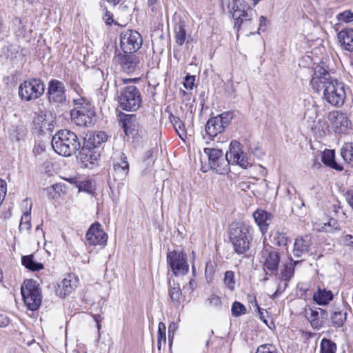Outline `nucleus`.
Instances as JSON below:
<instances>
[{"label": "nucleus", "mask_w": 353, "mask_h": 353, "mask_svg": "<svg viewBox=\"0 0 353 353\" xmlns=\"http://www.w3.org/2000/svg\"><path fill=\"white\" fill-rule=\"evenodd\" d=\"M316 92L323 90L325 100L336 107L341 106L346 97L344 84L331 76L323 66L317 65L310 82Z\"/></svg>", "instance_id": "obj_1"}, {"label": "nucleus", "mask_w": 353, "mask_h": 353, "mask_svg": "<svg viewBox=\"0 0 353 353\" xmlns=\"http://www.w3.org/2000/svg\"><path fill=\"white\" fill-rule=\"evenodd\" d=\"M229 239L235 253L243 254L250 248L253 228L245 223H232L229 229Z\"/></svg>", "instance_id": "obj_2"}, {"label": "nucleus", "mask_w": 353, "mask_h": 353, "mask_svg": "<svg viewBox=\"0 0 353 353\" xmlns=\"http://www.w3.org/2000/svg\"><path fill=\"white\" fill-rule=\"evenodd\" d=\"M52 147L57 154L70 157L79 150L81 143L76 134L68 130H61L53 136Z\"/></svg>", "instance_id": "obj_3"}, {"label": "nucleus", "mask_w": 353, "mask_h": 353, "mask_svg": "<svg viewBox=\"0 0 353 353\" xmlns=\"http://www.w3.org/2000/svg\"><path fill=\"white\" fill-rule=\"evenodd\" d=\"M38 283L33 279L26 280L21 287V293L28 308L34 311L41 303L42 296Z\"/></svg>", "instance_id": "obj_4"}, {"label": "nucleus", "mask_w": 353, "mask_h": 353, "mask_svg": "<svg viewBox=\"0 0 353 353\" xmlns=\"http://www.w3.org/2000/svg\"><path fill=\"white\" fill-rule=\"evenodd\" d=\"M118 101L121 109L126 111L137 110L142 103L141 96L138 88L128 85L121 90Z\"/></svg>", "instance_id": "obj_5"}, {"label": "nucleus", "mask_w": 353, "mask_h": 353, "mask_svg": "<svg viewBox=\"0 0 353 353\" xmlns=\"http://www.w3.org/2000/svg\"><path fill=\"white\" fill-rule=\"evenodd\" d=\"M45 91V84L38 78H30L19 87V96L21 100L30 101L42 96Z\"/></svg>", "instance_id": "obj_6"}, {"label": "nucleus", "mask_w": 353, "mask_h": 353, "mask_svg": "<svg viewBox=\"0 0 353 353\" xmlns=\"http://www.w3.org/2000/svg\"><path fill=\"white\" fill-rule=\"evenodd\" d=\"M204 152L208 157L209 165L211 169L219 174L227 173L230 170V154L226 152L225 157L221 150L205 148Z\"/></svg>", "instance_id": "obj_7"}, {"label": "nucleus", "mask_w": 353, "mask_h": 353, "mask_svg": "<svg viewBox=\"0 0 353 353\" xmlns=\"http://www.w3.org/2000/svg\"><path fill=\"white\" fill-rule=\"evenodd\" d=\"M140 119L141 116L135 114H124L121 116L122 127L127 136L139 138L145 135L146 132L141 123Z\"/></svg>", "instance_id": "obj_8"}, {"label": "nucleus", "mask_w": 353, "mask_h": 353, "mask_svg": "<svg viewBox=\"0 0 353 353\" xmlns=\"http://www.w3.org/2000/svg\"><path fill=\"white\" fill-rule=\"evenodd\" d=\"M167 263L176 276L185 275L189 272L187 255L183 252L173 250L168 252Z\"/></svg>", "instance_id": "obj_9"}, {"label": "nucleus", "mask_w": 353, "mask_h": 353, "mask_svg": "<svg viewBox=\"0 0 353 353\" xmlns=\"http://www.w3.org/2000/svg\"><path fill=\"white\" fill-rule=\"evenodd\" d=\"M142 42L141 34L135 30H128L121 34L120 47L122 52H136L141 47Z\"/></svg>", "instance_id": "obj_10"}, {"label": "nucleus", "mask_w": 353, "mask_h": 353, "mask_svg": "<svg viewBox=\"0 0 353 353\" xmlns=\"http://www.w3.org/2000/svg\"><path fill=\"white\" fill-rule=\"evenodd\" d=\"M261 262L266 274L276 275L280 263V254L271 247H265L261 252Z\"/></svg>", "instance_id": "obj_11"}, {"label": "nucleus", "mask_w": 353, "mask_h": 353, "mask_svg": "<svg viewBox=\"0 0 353 353\" xmlns=\"http://www.w3.org/2000/svg\"><path fill=\"white\" fill-rule=\"evenodd\" d=\"M327 119L336 134L345 133L352 125L351 121L347 114L341 111L330 112L327 114Z\"/></svg>", "instance_id": "obj_12"}, {"label": "nucleus", "mask_w": 353, "mask_h": 353, "mask_svg": "<svg viewBox=\"0 0 353 353\" xmlns=\"http://www.w3.org/2000/svg\"><path fill=\"white\" fill-rule=\"evenodd\" d=\"M115 59L123 71L127 74H133L139 69L140 59L134 53L118 52Z\"/></svg>", "instance_id": "obj_13"}, {"label": "nucleus", "mask_w": 353, "mask_h": 353, "mask_svg": "<svg viewBox=\"0 0 353 353\" xmlns=\"http://www.w3.org/2000/svg\"><path fill=\"white\" fill-rule=\"evenodd\" d=\"M229 154L230 163L238 164L244 169L251 166L252 163L249 161L247 154L242 150V146L239 142L236 141H231Z\"/></svg>", "instance_id": "obj_14"}, {"label": "nucleus", "mask_w": 353, "mask_h": 353, "mask_svg": "<svg viewBox=\"0 0 353 353\" xmlns=\"http://www.w3.org/2000/svg\"><path fill=\"white\" fill-rule=\"evenodd\" d=\"M86 242L90 245H100L104 247L106 245L108 235L102 230L99 223L92 224L85 234Z\"/></svg>", "instance_id": "obj_15"}, {"label": "nucleus", "mask_w": 353, "mask_h": 353, "mask_svg": "<svg viewBox=\"0 0 353 353\" xmlns=\"http://www.w3.org/2000/svg\"><path fill=\"white\" fill-rule=\"evenodd\" d=\"M304 316L316 330H320L323 325L324 319L327 317V312L320 307L307 306L304 310Z\"/></svg>", "instance_id": "obj_16"}, {"label": "nucleus", "mask_w": 353, "mask_h": 353, "mask_svg": "<svg viewBox=\"0 0 353 353\" xmlns=\"http://www.w3.org/2000/svg\"><path fill=\"white\" fill-rule=\"evenodd\" d=\"M99 157V151L93 147H83L77 156L81 168L89 169H92L97 163Z\"/></svg>", "instance_id": "obj_17"}, {"label": "nucleus", "mask_w": 353, "mask_h": 353, "mask_svg": "<svg viewBox=\"0 0 353 353\" xmlns=\"http://www.w3.org/2000/svg\"><path fill=\"white\" fill-rule=\"evenodd\" d=\"M48 94L50 103H62L66 99L63 83L57 79L51 80L48 85Z\"/></svg>", "instance_id": "obj_18"}, {"label": "nucleus", "mask_w": 353, "mask_h": 353, "mask_svg": "<svg viewBox=\"0 0 353 353\" xmlns=\"http://www.w3.org/2000/svg\"><path fill=\"white\" fill-rule=\"evenodd\" d=\"M94 116L95 112L90 108L72 110L70 112L72 122L79 126H88L90 125Z\"/></svg>", "instance_id": "obj_19"}, {"label": "nucleus", "mask_w": 353, "mask_h": 353, "mask_svg": "<svg viewBox=\"0 0 353 353\" xmlns=\"http://www.w3.org/2000/svg\"><path fill=\"white\" fill-rule=\"evenodd\" d=\"M232 10V17L234 20V28L239 30L242 26V21L239 20L241 16H243L245 10L251 12V7L244 0H234Z\"/></svg>", "instance_id": "obj_20"}, {"label": "nucleus", "mask_w": 353, "mask_h": 353, "mask_svg": "<svg viewBox=\"0 0 353 353\" xmlns=\"http://www.w3.org/2000/svg\"><path fill=\"white\" fill-rule=\"evenodd\" d=\"M312 245V237L310 235L298 237L294 244L293 253L296 257H301L307 254Z\"/></svg>", "instance_id": "obj_21"}, {"label": "nucleus", "mask_w": 353, "mask_h": 353, "mask_svg": "<svg viewBox=\"0 0 353 353\" xmlns=\"http://www.w3.org/2000/svg\"><path fill=\"white\" fill-rule=\"evenodd\" d=\"M113 168L116 175L121 179L128 176L129 172V164L127 161V157L124 153H120L119 159L114 161Z\"/></svg>", "instance_id": "obj_22"}, {"label": "nucleus", "mask_w": 353, "mask_h": 353, "mask_svg": "<svg viewBox=\"0 0 353 353\" xmlns=\"http://www.w3.org/2000/svg\"><path fill=\"white\" fill-rule=\"evenodd\" d=\"M253 217L261 231L265 233L272 221V214L263 210H257L253 213Z\"/></svg>", "instance_id": "obj_23"}, {"label": "nucleus", "mask_w": 353, "mask_h": 353, "mask_svg": "<svg viewBox=\"0 0 353 353\" xmlns=\"http://www.w3.org/2000/svg\"><path fill=\"white\" fill-rule=\"evenodd\" d=\"M338 39L345 50L353 52V29L345 28L338 33Z\"/></svg>", "instance_id": "obj_24"}, {"label": "nucleus", "mask_w": 353, "mask_h": 353, "mask_svg": "<svg viewBox=\"0 0 353 353\" xmlns=\"http://www.w3.org/2000/svg\"><path fill=\"white\" fill-rule=\"evenodd\" d=\"M225 128L219 121L218 117H211L205 125V132L210 137H215L224 132Z\"/></svg>", "instance_id": "obj_25"}, {"label": "nucleus", "mask_w": 353, "mask_h": 353, "mask_svg": "<svg viewBox=\"0 0 353 353\" xmlns=\"http://www.w3.org/2000/svg\"><path fill=\"white\" fill-rule=\"evenodd\" d=\"M333 299V294L330 290L319 288L313 295V300L318 305H327Z\"/></svg>", "instance_id": "obj_26"}, {"label": "nucleus", "mask_w": 353, "mask_h": 353, "mask_svg": "<svg viewBox=\"0 0 353 353\" xmlns=\"http://www.w3.org/2000/svg\"><path fill=\"white\" fill-rule=\"evenodd\" d=\"M321 160L324 164L334 170L339 171L343 170V167L339 165L335 161V155L334 150H325L322 154Z\"/></svg>", "instance_id": "obj_27"}, {"label": "nucleus", "mask_w": 353, "mask_h": 353, "mask_svg": "<svg viewBox=\"0 0 353 353\" xmlns=\"http://www.w3.org/2000/svg\"><path fill=\"white\" fill-rule=\"evenodd\" d=\"M21 263L23 266L31 271H38L43 269V265L34 261L33 255L30 254L21 257Z\"/></svg>", "instance_id": "obj_28"}, {"label": "nucleus", "mask_w": 353, "mask_h": 353, "mask_svg": "<svg viewBox=\"0 0 353 353\" xmlns=\"http://www.w3.org/2000/svg\"><path fill=\"white\" fill-rule=\"evenodd\" d=\"M330 319L334 327H340L343 325L346 321L347 313L346 312L337 309L332 312Z\"/></svg>", "instance_id": "obj_29"}, {"label": "nucleus", "mask_w": 353, "mask_h": 353, "mask_svg": "<svg viewBox=\"0 0 353 353\" xmlns=\"http://www.w3.org/2000/svg\"><path fill=\"white\" fill-rule=\"evenodd\" d=\"M170 120L179 137L184 140L187 137V132L183 122L179 117L174 115L170 117Z\"/></svg>", "instance_id": "obj_30"}, {"label": "nucleus", "mask_w": 353, "mask_h": 353, "mask_svg": "<svg viewBox=\"0 0 353 353\" xmlns=\"http://www.w3.org/2000/svg\"><path fill=\"white\" fill-rule=\"evenodd\" d=\"M174 31L176 43L182 46L185 43L187 36L185 22L180 21L176 23Z\"/></svg>", "instance_id": "obj_31"}, {"label": "nucleus", "mask_w": 353, "mask_h": 353, "mask_svg": "<svg viewBox=\"0 0 353 353\" xmlns=\"http://www.w3.org/2000/svg\"><path fill=\"white\" fill-rule=\"evenodd\" d=\"M341 154L344 161L353 166V143H345L341 148Z\"/></svg>", "instance_id": "obj_32"}, {"label": "nucleus", "mask_w": 353, "mask_h": 353, "mask_svg": "<svg viewBox=\"0 0 353 353\" xmlns=\"http://www.w3.org/2000/svg\"><path fill=\"white\" fill-rule=\"evenodd\" d=\"M336 345L330 339L323 338L320 344V353H336Z\"/></svg>", "instance_id": "obj_33"}, {"label": "nucleus", "mask_w": 353, "mask_h": 353, "mask_svg": "<svg viewBox=\"0 0 353 353\" xmlns=\"http://www.w3.org/2000/svg\"><path fill=\"white\" fill-rule=\"evenodd\" d=\"M298 263L299 261H294V263L291 261L285 264L284 270H282L280 278L283 281H289L294 274V265Z\"/></svg>", "instance_id": "obj_34"}, {"label": "nucleus", "mask_w": 353, "mask_h": 353, "mask_svg": "<svg viewBox=\"0 0 353 353\" xmlns=\"http://www.w3.org/2000/svg\"><path fill=\"white\" fill-rule=\"evenodd\" d=\"M72 290L71 281L65 278L63 279L61 283L58 285L57 292H59L60 296L64 297L70 294Z\"/></svg>", "instance_id": "obj_35"}, {"label": "nucleus", "mask_w": 353, "mask_h": 353, "mask_svg": "<svg viewBox=\"0 0 353 353\" xmlns=\"http://www.w3.org/2000/svg\"><path fill=\"white\" fill-rule=\"evenodd\" d=\"M171 301L175 305H179L182 299V292L178 284H174L169 290Z\"/></svg>", "instance_id": "obj_36"}, {"label": "nucleus", "mask_w": 353, "mask_h": 353, "mask_svg": "<svg viewBox=\"0 0 353 353\" xmlns=\"http://www.w3.org/2000/svg\"><path fill=\"white\" fill-rule=\"evenodd\" d=\"M30 210H31V207L30 208L29 211H26V212H24L21 216L19 227V230L21 232L23 230L29 231L31 229Z\"/></svg>", "instance_id": "obj_37"}, {"label": "nucleus", "mask_w": 353, "mask_h": 353, "mask_svg": "<svg viewBox=\"0 0 353 353\" xmlns=\"http://www.w3.org/2000/svg\"><path fill=\"white\" fill-rule=\"evenodd\" d=\"M107 139L108 135L105 132H98L97 134L93 135V141H92L91 143L93 145V148L97 149L100 144L107 141Z\"/></svg>", "instance_id": "obj_38"}, {"label": "nucleus", "mask_w": 353, "mask_h": 353, "mask_svg": "<svg viewBox=\"0 0 353 353\" xmlns=\"http://www.w3.org/2000/svg\"><path fill=\"white\" fill-rule=\"evenodd\" d=\"M225 285L231 291L234 290L235 286L234 274L232 271L228 270L225 273L223 279Z\"/></svg>", "instance_id": "obj_39"}, {"label": "nucleus", "mask_w": 353, "mask_h": 353, "mask_svg": "<svg viewBox=\"0 0 353 353\" xmlns=\"http://www.w3.org/2000/svg\"><path fill=\"white\" fill-rule=\"evenodd\" d=\"M232 314L234 316L238 317L242 314H245L246 308L239 301H234L232 305Z\"/></svg>", "instance_id": "obj_40"}, {"label": "nucleus", "mask_w": 353, "mask_h": 353, "mask_svg": "<svg viewBox=\"0 0 353 353\" xmlns=\"http://www.w3.org/2000/svg\"><path fill=\"white\" fill-rule=\"evenodd\" d=\"M234 116L232 112H224L221 114H219L216 117H218L219 121H220L223 125L226 128Z\"/></svg>", "instance_id": "obj_41"}, {"label": "nucleus", "mask_w": 353, "mask_h": 353, "mask_svg": "<svg viewBox=\"0 0 353 353\" xmlns=\"http://www.w3.org/2000/svg\"><path fill=\"white\" fill-rule=\"evenodd\" d=\"M338 21L349 23L353 21V12L351 10H345L339 13L336 17Z\"/></svg>", "instance_id": "obj_42"}, {"label": "nucleus", "mask_w": 353, "mask_h": 353, "mask_svg": "<svg viewBox=\"0 0 353 353\" xmlns=\"http://www.w3.org/2000/svg\"><path fill=\"white\" fill-rule=\"evenodd\" d=\"M255 353H277V352L273 345L263 344L258 347Z\"/></svg>", "instance_id": "obj_43"}, {"label": "nucleus", "mask_w": 353, "mask_h": 353, "mask_svg": "<svg viewBox=\"0 0 353 353\" xmlns=\"http://www.w3.org/2000/svg\"><path fill=\"white\" fill-rule=\"evenodd\" d=\"M165 332V324L163 322H160L158 326L157 340L162 341L164 344L165 343L166 340Z\"/></svg>", "instance_id": "obj_44"}, {"label": "nucleus", "mask_w": 353, "mask_h": 353, "mask_svg": "<svg viewBox=\"0 0 353 353\" xmlns=\"http://www.w3.org/2000/svg\"><path fill=\"white\" fill-rule=\"evenodd\" d=\"M335 225H338L336 221L334 219H331L328 223H324L323 226L321 227L320 230L325 232H332L334 229L337 228V226H335Z\"/></svg>", "instance_id": "obj_45"}, {"label": "nucleus", "mask_w": 353, "mask_h": 353, "mask_svg": "<svg viewBox=\"0 0 353 353\" xmlns=\"http://www.w3.org/2000/svg\"><path fill=\"white\" fill-rule=\"evenodd\" d=\"M101 9L103 12H104V16L103 19L105 22L109 25L113 23L114 21L112 19V14L108 10L107 7L101 3Z\"/></svg>", "instance_id": "obj_46"}, {"label": "nucleus", "mask_w": 353, "mask_h": 353, "mask_svg": "<svg viewBox=\"0 0 353 353\" xmlns=\"http://www.w3.org/2000/svg\"><path fill=\"white\" fill-rule=\"evenodd\" d=\"M178 325L176 323L172 322L168 327V341L170 343V345H171L172 343L175 331L177 330Z\"/></svg>", "instance_id": "obj_47"}, {"label": "nucleus", "mask_w": 353, "mask_h": 353, "mask_svg": "<svg viewBox=\"0 0 353 353\" xmlns=\"http://www.w3.org/2000/svg\"><path fill=\"white\" fill-rule=\"evenodd\" d=\"M16 131L17 132V134L10 133V137L12 139H15L16 141H19L21 137L24 134V130L23 126H17Z\"/></svg>", "instance_id": "obj_48"}, {"label": "nucleus", "mask_w": 353, "mask_h": 353, "mask_svg": "<svg viewBox=\"0 0 353 353\" xmlns=\"http://www.w3.org/2000/svg\"><path fill=\"white\" fill-rule=\"evenodd\" d=\"M194 76L187 75L185 78L183 85L186 89H192L194 81Z\"/></svg>", "instance_id": "obj_49"}, {"label": "nucleus", "mask_w": 353, "mask_h": 353, "mask_svg": "<svg viewBox=\"0 0 353 353\" xmlns=\"http://www.w3.org/2000/svg\"><path fill=\"white\" fill-rule=\"evenodd\" d=\"M208 301H209V303L212 306H219L221 303V299L219 296L215 295V294H211L208 299Z\"/></svg>", "instance_id": "obj_50"}, {"label": "nucleus", "mask_w": 353, "mask_h": 353, "mask_svg": "<svg viewBox=\"0 0 353 353\" xmlns=\"http://www.w3.org/2000/svg\"><path fill=\"white\" fill-rule=\"evenodd\" d=\"M254 14V10L251 8V12H249L248 10H245V13L243 14V16H241V18L239 20L242 21V24L244 22L250 21L252 19V17Z\"/></svg>", "instance_id": "obj_51"}, {"label": "nucleus", "mask_w": 353, "mask_h": 353, "mask_svg": "<svg viewBox=\"0 0 353 353\" xmlns=\"http://www.w3.org/2000/svg\"><path fill=\"white\" fill-rule=\"evenodd\" d=\"M342 242L347 246L353 247V236L346 234L342 237Z\"/></svg>", "instance_id": "obj_52"}, {"label": "nucleus", "mask_w": 353, "mask_h": 353, "mask_svg": "<svg viewBox=\"0 0 353 353\" xmlns=\"http://www.w3.org/2000/svg\"><path fill=\"white\" fill-rule=\"evenodd\" d=\"M84 99L83 98L79 99H75L73 100L74 104L76 106V108L74 110H78L81 108H86L85 106H83L84 104Z\"/></svg>", "instance_id": "obj_53"}, {"label": "nucleus", "mask_w": 353, "mask_h": 353, "mask_svg": "<svg viewBox=\"0 0 353 353\" xmlns=\"http://www.w3.org/2000/svg\"><path fill=\"white\" fill-rule=\"evenodd\" d=\"M9 322V318L6 314H0V327H6Z\"/></svg>", "instance_id": "obj_54"}, {"label": "nucleus", "mask_w": 353, "mask_h": 353, "mask_svg": "<svg viewBox=\"0 0 353 353\" xmlns=\"http://www.w3.org/2000/svg\"><path fill=\"white\" fill-rule=\"evenodd\" d=\"M266 21H267V19L265 17H263V16L260 17V19H259L260 23H259V27L258 28L259 32V31H263V32L265 31V26H266V23H265Z\"/></svg>", "instance_id": "obj_55"}, {"label": "nucleus", "mask_w": 353, "mask_h": 353, "mask_svg": "<svg viewBox=\"0 0 353 353\" xmlns=\"http://www.w3.org/2000/svg\"><path fill=\"white\" fill-rule=\"evenodd\" d=\"M257 308H258V310H259V316H260V319L265 323L267 324V321L265 319V316H264V312H263V310L257 305Z\"/></svg>", "instance_id": "obj_56"}, {"label": "nucleus", "mask_w": 353, "mask_h": 353, "mask_svg": "<svg viewBox=\"0 0 353 353\" xmlns=\"http://www.w3.org/2000/svg\"><path fill=\"white\" fill-rule=\"evenodd\" d=\"M94 321H96L97 324V327L98 329L99 330L100 327H101V325L99 323V322L101 321V316L100 315H94Z\"/></svg>", "instance_id": "obj_57"}, {"label": "nucleus", "mask_w": 353, "mask_h": 353, "mask_svg": "<svg viewBox=\"0 0 353 353\" xmlns=\"http://www.w3.org/2000/svg\"><path fill=\"white\" fill-rule=\"evenodd\" d=\"M196 285V281L194 279H190V282H189V284H188V288L189 289L191 290V291H193L194 290V285Z\"/></svg>", "instance_id": "obj_58"}, {"label": "nucleus", "mask_w": 353, "mask_h": 353, "mask_svg": "<svg viewBox=\"0 0 353 353\" xmlns=\"http://www.w3.org/2000/svg\"><path fill=\"white\" fill-rule=\"evenodd\" d=\"M286 241L287 240L285 239V237L283 236H281V240H279L278 242H277V245L281 246V245H286Z\"/></svg>", "instance_id": "obj_59"}, {"label": "nucleus", "mask_w": 353, "mask_h": 353, "mask_svg": "<svg viewBox=\"0 0 353 353\" xmlns=\"http://www.w3.org/2000/svg\"><path fill=\"white\" fill-rule=\"evenodd\" d=\"M157 0H148V6L151 7L152 11H154V5L156 3Z\"/></svg>", "instance_id": "obj_60"}, {"label": "nucleus", "mask_w": 353, "mask_h": 353, "mask_svg": "<svg viewBox=\"0 0 353 353\" xmlns=\"http://www.w3.org/2000/svg\"><path fill=\"white\" fill-rule=\"evenodd\" d=\"M348 203L352 206L353 208V195L350 196L347 199Z\"/></svg>", "instance_id": "obj_61"}, {"label": "nucleus", "mask_w": 353, "mask_h": 353, "mask_svg": "<svg viewBox=\"0 0 353 353\" xmlns=\"http://www.w3.org/2000/svg\"><path fill=\"white\" fill-rule=\"evenodd\" d=\"M162 343H163L162 341L157 340V347H158L159 350H161V349Z\"/></svg>", "instance_id": "obj_62"}, {"label": "nucleus", "mask_w": 353, "mask_h": 353, "mask_svg": "<svg viewBox=\"0 0 353 353\" xmlns=\"http://www.w3.org/2000/svg\"><path fill=\"white\" fill-rule=\"evenodd\" d=\"M2 279H3V273H2L1 270H0V281H1Z\"/></svg>", "instance_id": "obj_63"}, {"label": "nucleus", "mask_w": 353, "mask_h": 353, "mask_svg": "<svg viewBox=\"0 0 353 353\" xmlns=\"http://www.w3.org/2000/svg\"><path fill=\"white\" fill-rule=\"evenodd\" d=\"M39 228H40V225H38V226L36 228V230H38Z\"/></svg>", "instance_id": "obj_64"}]
</instances>
